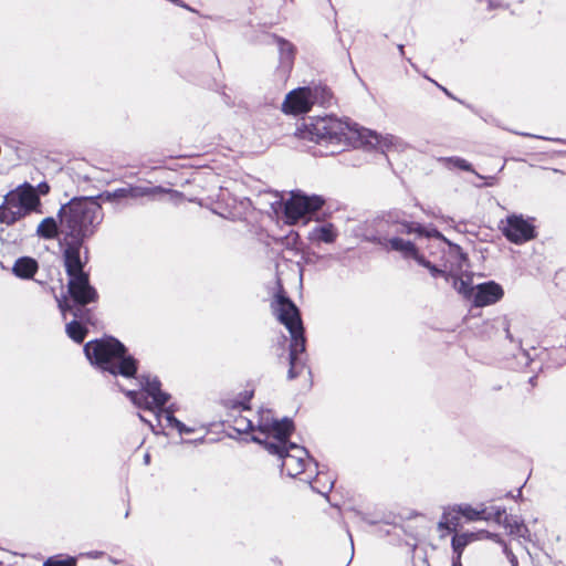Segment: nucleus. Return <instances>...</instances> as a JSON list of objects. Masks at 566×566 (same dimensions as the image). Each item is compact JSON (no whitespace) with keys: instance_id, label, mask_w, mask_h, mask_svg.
I'll list each match as a JSON object with an SVG mask.
<instances>
[{"instance_id":"nucleus-1","label":"nucleus","mask_w":566,"mask_h":566,"mask_svg":"<svg viewBox=\"0 0 566 566\" xmlns=\"http://www.w3.org/2000/svg\"><path fill=\"white\" fill-rule=\"evenodd\" d=\"M295 135L304 140L332 147L328 154H335L350 145L354 137L371 148L386 153L400 149L402 142L394 135H379L376 132L352 126L335 116L313 117L297 127Z\"/></svg>"},{"instance_id":"nucleus-2","label":"nucleus","mask_w":566,"mask_h":566,"mask_svg":"<svg viewBox=\"0 0 566 566\" xmlns=\"http://www.w3.org/2000/svg\"><path fill=\"white\" fill-rule=\"evenodd\" d=\"M63 251V261L66 274L70 280L67 283L69 293L74 302L71 305L66 298L57 300L59 308L65 315L71 312L73 316H81V307L97 298V293L88 281V275L83 271L87 258L81 256V250L84 247V241L63 239L60 242Z\"/></svg>"},{"instance_id":"nucleus-3","label":"nucleus","mask_w":566,"mask_h":566,"mask_svg":"<svg viewBox=\"0 0 566 566\" xmlns=\"http://www.w3.org/2000/svg\"><path fill=\"white\" fill-rule=\"evenodd\" d=\"M63 239L85 241L103 220V209L94 198H75L60 209Z\"/></svg>"},{"instance_id":"nucleus-4","label":"nucleus","mask_w":566,"mask_h":566,"mask_svg":"<svg viewBox=\"0 0 566 566\" xmlns=\"http://www.w3.org/2000/svg\"><path fill=\"white\" fill-rule=\"evenodd\" d=\"M271 308L274 316L282 323L291 334L290 344V368L287 378L290 380L298 377L306 369L305 337L302 319L296 305L284 295L282 286L275 294Z\"/></svg>"},{"instance_id":"nucleus-5","label":"nucleus","mask_w":566,"mask_h":566,"mask_svg":"<svg viewBox=\"0 0 566 566\" xmlns=\"http://www.w3.org/2000/svg\"><path fill=\"white\" fill-rule=\"evenodd\" d=\"M84 353L92 365L97 366L103 371L125 378L136 375L137 361L126 354L125 346L114 337H105L91 340L85 344Z\"/></svg>"},{"instance_id":"nucleus-6","label":"nucleus","mask_w":566,"mask_h":566,"mask_svg":"<svg viewBox=\"0 0 566 566\" xmlns=\"http://www.w3.org/2000/svg\"><path fill=\"white\" fill-rule=\"evenodd\" d=\"M387 222L397 226V233H417L419 235L434 239L443 253L442 261L446 270H448L450 274L462 271L467 262L465 254L459 245L449 242L437 229L427 230L419 223L401 220L399 212L388 213Z\"/></svg>"},{"instance_id":"nucleus-7","label":"nucleus","mask_w":566,"mask_h":566,"mask_svg":"<svg viewBox=\"0 0 566 566\" xmlns=\"http://www.w3.org/2000/svg\"><path fill=\"white\" fill-rule=\"evenodd\" d=\"M39 205V196L32 186L18 188L4 197L0 206V222L11 226L35 210Z\"/></svg>"},{"instance_id":"nucleus-8","label":"nucleus","mask_w":566,"mask_h":566,"mask_svg":"<svg viewBox=\"0 0 566 566\" xmlns=\"http://www.w3.org/2000/svg\"><path fill=\"white\" fill-rule=\"evenodd\" d=\"M293 430V422L289 418L281 421L271 416V411H263L260 415L259 423L252 440L264 447L268 452H277L281 440L289 438Z\"/></svg>"},{"instance_id":"nucleus-9","label":"nucleus","mask_w":566,"mask_h":566,"mask_svg":"<svg viewBox=\"0 0 566 566\" xmlns=\"http://www.w3.org/2000/svg\"><path fill=\"white\" fill-rule=\"evenodd\" d=\"M140 389L128 390L126 396L138 408L156 411L169 400V394L161 390V384L156 376L142 375L139 377Z\"/></svg>"},{"instance_id":"nucleus-10","label":"nucleus","mask_w":566,"mask_h":566,"mask_svg":"<svg viewBox=\"0 0 566 566\" xmlns=\"http://www.w3.org/2000/svg\"><path fill=\"white\" fill-rule=\"evenodd\" d=\"M281 460V469L285 471L289 476H296L306 471L308 465L313 463L315 468L316 462L310 458L307 450L296 443L289 441V438L281 440V447L277 452H270Z\"/></svg>"},{"instance_id":"nucleus-11","label":"nucleus","mask_w":566,"mask_h":566,"mask_svg":"<svg viewBox=\"0 0 566 566\" xmlns=\"http://www.w3.org/2000/svg\"><path fill=\"white\" fill-rule=\"evenodd\" d=\"M324 199L319 196H306L303 193H292L291 198L284 205V214L290 224H294L307 213L322 208Z\"/></svg>"},{"instance_id":"nucleus-12","label":"nucleus","mask_w":566,"mask_h":566,"mask_svg":"<svg viewBox=\"0 0 566 566\" xmlns=\"http://www.w3.org/2000/svg\"><path fill=\"white\" fill-rule=\"evenodd\" d=\"M501 230L505 238L515 244H522L536 237L534 224L522 214L507 216L501 221Z\"/></svg>"},{"instance_id":"nucleus-13","label":"nucleus","mask_w":566,"mask_h":566,"mask_svg":"<svg viewBox=\"0 0 566 566\" xmlns=\"http://www.w3.org/2000/svg\"><path fill=\"white\" fill-rule=\"evenodd\" d=\"M317 88L298 87L290 92L282 105V109L286 114L307 113L317 98Z\"/></svg>"},{"instance_id":"nucleus-14","label":"nucleus","mask_w":566,"mask_h":566,"mask_svg":"<svg viewBox=\"0 0 566 566\" xmlns=\"http://www.w3.org/2000/svg\"><path fill=\"white\" fill-rule=\"evenodd\" d=\"M377 243L387 252H398L405 260L412 259L417 261L420 256V252L413 242L397 235L379 237Z\"/></svg>"},{"instance_id":"nucleus-15","label":"nucleus","mask_w":566,"mask_h":566,"mask_svg":"<svg viewBox=\"0 0 566 566\" xmlns=\"http://www.w3.org/2000/svg\"><path fill=\"white\" fill-rule=\"evenodd\" d=\"M276 43L279 46V65L274 75L279 82L284 83L294 65L295 48L291 42L282 38H277Z\"/></svg>"},{"instance_id":"nucleus-16","label":"nucleus","mask_w":566,"mask_h":566,"mask_svg":"<svg viewBox=\"0 0 566 566\" xmlns=\"http://www.w3.org/2000/svg\"><path fill=\"white\" fill-rule=\"evenodd\" d=\"M504 292L500 284L491 281L476 286L473 294V304L476 307H483L496 303L503 296Z\"/></svg>"},{"instance_id":"nucleus-17","label":"nucleus","mask_w":566,"mask_h":566,"mask_svg":"<svg viewBox=\"0 0 566 566\" xmlns=\"http://www.w3.org/2000/svg\"><path fill=\"white\" fill-rule=\"evenodd\" d=\"M496 520L503 524L511 535L530 541L531 533L518 516L507 515L505 510H502L496 512Z\"/></svg>"},{"instance_id":"nucleus-18","label":"nucleus","mask_w":566,"mask_h":566,"mask_svg":"<svg viewBox=\"0 0 566 566\" xmlns=\"http://www.w3.org/2000/svg\"><path fill=\"white\" fill-rule=\"evenodd\" d=\"M338 237V232L334 224L332 223H323L314 226L307 235V239L314 243H333Z\"/></svg>"},{"instance_id":"nucleus-19","label":"nucleus","mask_w":566,"mask_h":566,"mask_svg":"<svg viewBox=\"0 0 566 566\" xmlns=\"http://www.w3.org/2000/svg\"><path fill=\"white\" fill-rule=\"evenodd\" d=\"M12 271L20 279H31L38 271V262L29 256L19 258L14 262Z\"/></svg>"},{"instance_id":"nucleus-20","label":"nucleus","mask_w":566,"mask_h":566,"mask_svg":"<svg viewBox=\"0 0 566 566\" xmlns=\"http://www.w3.org/2000/svg\"><path fill=\"white\" fill-rule=\"evenodd\" d=\"M153 193V190L150 188H142V187H135V188H119L114 190L113 192H106L105 198L108 201L122 199V198H139L144 196H148Z\"/></svg>"},{"instance_id":"nucleus-21","label":"nucleus","mask_w":566,"mask_h":566,"mask_svg":"<svg viewBox=\"0 0 566 566\" xmlns=\"http://www.w3.org/2000/svg\"><path fill=\"white\" fill-rule=\"evenodd\" d=\"M153 412H154L155 419L157 421V426H159L161 428H174V429H176L177 426L180 422V420H178L174 416V411L170 410V409H163V408H160L159 410H156V411H153Z\"/></svg>"},{"instance_id":"nucleus-22","label":"nucleus","mask_w":566,"mask_h":566,"mask_svg":"<svg viewBox=\"0 0 566 566\" xmlns=\"http://www.w3.org/2000/svg\"><path fill=\"white\" fill-rule=\"evenodd\" d=\"M59 233V227L54 218L43 219L36 229V234L43 239H54Z\"/></svg>"},{"instance_id":"nucleus-23","label":"nucleus","mask_w":566,"mask_h":566,"mask_svg":"<svg viewBox=\"0 0 566 566\" xmlns=\"http://www.w3.org/2000/svg\"><path fill=\"white\" fill-rule=\"evenodd\" d=\"M450 280H452L454 290L464 297H470L472 294H474L470 276L464 279L452 273Z\"/></svg>"},{"instance_id":"nucleus-24","label":"nucleus","mask_w":566,"mask_h":566,"mask_svg":"<svg viewBox=\"0 0 566 566\" xmlns=\"http://www.w3.org/2000/svg\"><path fill=\"white\" fill-rule=\"evenodd\" d=\"M475 538L473 533L455 534L452 537V548L457 556L453 559H461V555L465 546Z\"/></svg>"},{"instance_id":"nucleus-25","label":"nucleus","mask_w":566,"mask_h":566,"mask_svg":"<svg viewBox=\"0 0 566 566\" xmlns=\"http://www.w3.org/2000/svg\"><path fill=\"white\" fill-rule=\"evenodd\" d=\"M67 336L76 343H82L86 336V328L76 319L66 324Z\"/></svg>"},{"instance_id":"nucleus-26","label":"nucleus","mask_w":566,"mask_h":566,"mask_svg":"<svg viewBox=\"0 0 566 566\" xmlns=\"http://www.w3.org/2000/svg\"><path fill=\"white\" fill-rule=\"evenodd\" d=\"M416 262L419 265L427 268L433 277L442 275V276H444L446 281H448V282L450 281L451 274L449 273L448 270H446L444 266H443V269L438 268L437 265L432 264L430 261L426 260L424 256L421 254Z\"/></svg>"},{"instance_id":"nucleus-27","label":"nucleus","mask_w":566,"mask_h":566,"mask_svg":"<svg viewBox=\"0 0 566 566\" xmlns=\"http://www.w3.org/2000/svg\"><path fill=\"white\" fill-rule=\"evenodd\" d=\"M457 513H460L462 516H464L469 521H478L482 520L483 510L479 511L470 505H459L457 510L454 509Z\"/></svg>"},{"instance_id":"nucleus-28","label":"nucleus","mask_w":566,"mask_h":566,"mask_svg":"<svg viewBox=\"0 0 566 566\" xmlns=\"http://www.w3.org/2000/svg\"><path fill=\"white\" fill-rule=\"evenodd\" d=\"M459 525V517L452 515L450 512H444L441 521L439 522V528H446L448 531H455Z\"/></svg>"},{"instance_id":"nucleus-29","label":"nucleus","mask_w":566,"mask_h":566,"mask_svg":"<svg viewBox=\"0 0 566 566\" xmlns=\"http://www.w3.org/2000/svg\"><path fill=\"white\" fill-rule=\"evenodd\" d=\"M43 566H76V560L73 557L61 559L59 556H54L48 558L43 563Z\"/></svg>"},{"instance_id":"nucleus-30","label":"nucleus","mask_w":566,"mask_h":566,"mask_svg":"<svg viewBox=\"0 0 566 566\" xmlns=\"http://www.w3.org/2000/svg\"><path fill=\"white\" fill-rule=\"evenodd\" d=\"M234 428L237 431L241 433L255 431L253 422L250 419L242 416L234 420Z\"/></svg>"},{"instance_id":"nucleus-31","label":"nucleus","mask_w":566,"mask_h":566,"mask_svg":"<svg viewBox=\"0 0 566 566\" xmlns=\"http://www.w3.org/2000/svg\"><path fill=\"white\" fill-rule=\"evenodd\" d=\"M443 160L448 161L449 164H451L452 166H454L461 170L471 171V172L474 171L472 168V165L463 158L450 157V158H444Z\"/></svg>"},{"instance_id":"nucleus-32","label":"nucleus","mask_w":566,"mask_h":566,"mask_svg":"<svg viewBox=\"0 0 566 566\" xmlns=\"http://www.w3.org/2000/svg\"><path fill=\"white\" fill-rule=\"evenodd\" d=\"M321 479H322L321 473H317V476H316V479L314 481V484H312V489L315 490L316 492H318L322 495H326L333 489L334 481L328 480L327 483L325 485H323L322 489H319V488L316 486V484L321 482Z\"/></svg>"},{"instance_id":"nucleus-33","label":"nucleus","mask_w":566,"mask_h":566,"mask_svg":"<svg viewBox=\"0 0 566 566\" xmlns=\"http://www.w3.org/2000/svg\"><path fill=\"white\" fill-rule=\"evenodd\" d=\"M490 538L496 541L497 543L503 545V553L505 554L506 558H509V554H514L509 546L496 535V534H490L488 535Z\"/></svg>"},{"instance_id":"nucleus-34","label":"nucleus","mask_w":566,"mask_h":566,"mask_svg":"<svg viewBox=\"0 0 566 566\" xmlns=\"http://www.w3.org/2000/svg\"><path fill=\"white\" fill-rule=\"evenodd\" d=\"M176 430L180 433V434H188V433H192L195 432V429L193 428H190V427H187L185 423H182L181 421L179 422V424L177 426Z\"/></svg>"},{"instance_id":"nucleus-35","label":"nucleus","mask_w":566,"mask_h":566,"mask_svg":"<svg viewBox=\"0 0 566 566\" xmlns=\"http://www.w3.org/2000/svg\"><path fill=\"white\" fill-rule=\"evenodd\" d=\"M507 559H509L511 566H518V560H517V557L515 556V554H509Z\"/></svg>"},{"instance_id":"nucleus-36","label":"nucleus","mask_w":566,"mask_h":566,"mask_svg":"<svg viewBox=\"0 0 566 566\" xmlns=\"http://www.w3.org/2000/svg\"><path fill=\"white\" fill-rule=\"evenodd\" d=\"M39 189H40V192L44 195L49 191L50 188L46 184H40Z\"/></svg>"},{"instance_id":"nucleus-37","label":"nucleus","mask_w":566,"mask_h":566,"mask_svg":"<svg viewBox=\"0 0 566 566\" xmlns=\"http://www.w3.org/2000/svg\"><path fill=\"white\" fill-rule=\"evenodd\" d=\"M522 355L525 357V364H528L532 360L527 350L522 349Z\"/></svg>"},{"instance_id":"nucleus-38","label":"nucleus","mask_w":566,"mask_h":566,"mask_svg":"<svg viewBox=\"0 0 566 566\" xmlns=\"http://www.w3.org/2000/svg\"><path fill=\"white\" fill-rule=\"evenodd\" d=\"M500 7V3H495L493 0H488V8L493 9Z\"/></svg>"},{"instance_id":"nucleus-39","label":"nucleus","mask_w":566,"mask_h":566,"mask_svg":"<svg viewBox=\"0 0 566 566\" xmlns=\"http://www.w3.org/2000/svg\"><path fill=\"white\" fill-rule=\"evenodd\" d=\"M102 555L101 552H91V553H87V556L92 557V558H97Z\"/></svg>"},{"instance_id":"nucleus-40","label":"nucleus","mask_w":566,"mask_h":566,"mask_svg":"<svg viewBox=\"0 0 566 566\" xmlns=\"http://www.w3.org/2000/svg\"><path fill=\"white\" fill-rule=\"evenodd\" d=\"M139 418H140V420H142V421L147 422V423L150 426V428L153 429V431H155V426L153 424V422H151V421H148V420H147V419H145L142 415H139Z\"/></svg>"},{"instance_id":"nucleus-41","label":"nucleus","mask_w":566,"mask_h":566,"mask_svg":"<svg viewBox=\"0 0 566 566\" xmlns=\"http://www.w3.org/2000/svg\"><path fill=\"white\" fill-rule=\"evenodd\" d=\"M170 2H172V3L177 4V6L186 8V4L181 0H170Z\"/></svg>"},{"instance_id":"nucleus-42","label":"nucleus","mask_w":566,"mask_h":566,"mask_svg":"<svg viewBox=\"0 0 566 566\" xmlns=\"http://www.w3.org/2000/svg\"><path fill=\"white\" fill-rule=\"evenodd\" d=\"M144 462H145L146 464H149V462H150V455H149L148 453H146V454H145V457H144Z\"/></svg>"},{"instance_id":"nucleus-43","label":"nucleus","mask_w":566,"mask_h":566,"mask_svg":"<svg viewBox=\"0 0 566 566\" xmlns=\"http://www.w3.org/2000/svg\"><path fill=\"white\" fill-rule=\"evenodd\" d=\"M452 566H462L461 559H453Z\"/></svg>"},{"instance_id":"nucleus-44","label":"nucleus","mask_w":566,"mask_h":566,"mask_svg":"<svg viewBox=\"0 0 566 566\" xmlns=\"http://www.w3.org/2000/svg\"><path fill=\"white\" fill-rule=\"evenodd\" d=\"M398 49H399L400 54H401V55H403V53H405V52H403V45H401V44H400V45H398Z\"/></svg>"},{"instance_id":"nucleus-45","label":"nucleus","mask_w":566,"mask_h":566,"mask_svg":"<svg viewBox=\"0 0 566 566\" xmlns=\"http://www.w3.org/2000/svg\"><path fill=\"white\" fill-rule=\"evenodd\" d=\"M441 88L443 90V92H444L447 95H449V96H450V93L448 92V90H446V88H443V87H441Z\"/></svg>"}]
</instances>
